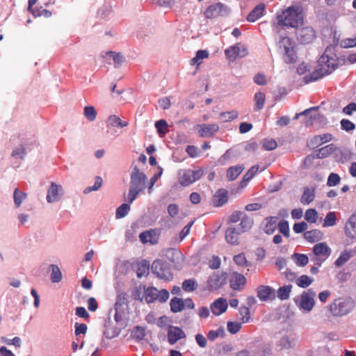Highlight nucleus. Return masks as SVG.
<instances>
[{
  "label": "nucleus",
  "instance_id": "obj_1",
  "mask_svg": "<svg viewBox=\"0 0 356 356\" xmlns=\"http://www.w3.org/2000/svg\"><path fill=\"white\" fill-rule=\"evenodd\" d=\"M336 45H329L325 49L323 54L318 60L317 68L311 74L304 76L305 83L315 81L325 75L330 74L339 66V59L335 53Z\"/></svg>",
  "mask_w": 356,
  "mask_h": 356
},
{
  "label": "nucleus",
  "instance_id": "obj_2",
  "mask_svg": "<svg viewBox=\"0 0 356 356\" xmlns=\"http://www.w3.org/2000/svg\"><path fill=\"white\" fill-rule=\"evenodd\" d=\"M277 18L280 26L298 28L303 23L302 8L298 5L291 6L277 14Z\"/></svg>",
  "mask_w": 356,
  "mask_h": 356
},
{
  "label": "nucleus",
  "instance_id": "obj_3",
  "mask_svg": "<svg viewBox=\"0 0 356 356\" xmlns=\"http://www.w3.org/2000/svg\"><path fill=\"white\" fill-rule=\"evenodd\" d=\"M147 176L144 172H140L137 166H134L130 175V186L125 200L132 203L138 195L145 188Z\"/></svg>",
  "mask_w": 356,
  "mask_h": 356
},
{
  "label": "nucleus",
  "instance_id": "obj_4",
  "mask_svg": "<svg viewBox=\"0 0 356 356\" xmlns=\"http://www.w3.org/2000/svg\"><path fill=\"white\" fill-rule=\"evenodd\" d=\"M351 298H338L330 305V311L334 316H343L349 314L354 308Z\"/></svg>",
  "mask_w": 356,
  "mask_h": 356
},
{
  "label": "nucleus",
  "instance_id": "obj_5",
  "mask_svg": "<svg viewBox=\"0 0 356 356\" xmlns=\"http://www.w3.org/2000/svg\"><path fill=\"white\" fill-rule=\"evenodd\" d=\"M316 292L309 289L302 293L300 298H295V302L300 310L304 313L310 312L315 305Z\"/></svg>",
  "mask_w": 356,
  "mask_h": 356
},
{
  "label": "nucleus",
  "instance_id": "obj_6",
  "mask_svg": "<svg viewBox=\"0 0 356 356\" xmlns=\"http://www.w3.org/2000/svg\"><path fill=\"white\" fill-rule=\"evenodd\" d=\"M331 253L332 249L325 242H321L313 247V254L310 255V260L314 265L321 266Z\"/></svg>",
  "mask_w": 356,
  "mask_h": 356
},
{
  "label": "nucleus",
  "instance_id": "obj_7",
  "mask_svg": "<svg viewBox=\"0 0 356 356\" xmlns=\"http://www.w3.org/2000/svg\"><path fill=\"white\" fill-rule=\"evenodd\" d=\"M279 47L284 51L283 60L284 63L291 64L296 62L297 54L294 49L293 42L290 38L287 36L281 38Z\"/></svg>",
  "mask_w": 356,
  "mask_h": 356
},
{
  "label": "nucleus",
  "instance_id": "obj_8",
  "mask_svg": "<svg viewBox=\"0 0 356 356\" xmlns=\"http://www.w3.org/2000/svg\"><path fill=\"white\" fill-rule=\"evenodd\" d=\"M152 272L157 277L165 281H170L173 278L170 264L161 259H156L153 262Z\"/></svg>",
  "mask_w": 356,
  "mask_h": 356
},
{
  "label": "nucleus",
  "instance_id": "obj_9",
  "mask_svg": "<svg viewBox=\"0 0 356 356\" xmlns=\"http://www.w3.org/2000/svg\"><path fill=\"white\" fill-rule=\"evenodd\" d=\"M202 168L197 170H183L179 172V182L183 186H188L195 181L199 180L203 175Z\"/></svg>",
  "mask_w": 356,
  "mask_h": 356
},
{
  "label": "nucleus",
  "instance_id": "obj_10",
  "mask_svg": "<svg viewBox=\"0 0 356 356\" xmlns=\"http://www.w3.org/2000/svg\"><path fill=\"white\" fill-rule=\"evenodd\" d=\"M144 296L147 303L153 302L155 300L164 302L169 298L170 294L166 289L159 291L155 287L152 286L145 290Z\"/></svg>",
  "mask_w": 356,
  "mask_h": 356
},
{
  "label": "nucleus",
  "instance_id": "obj_11",
  "mask_svg": "<svg viewBox=\"0 0 356 356\" xmlns=\"http://www.w3.org/2000/svg\"><path fill=\"white\" fill-rule=\"evenodd\" d=\"M227 279L226 273L215 272L209 277L206 289L210 291H216L226 284Z\"/></svg>",
  "mask_w": 356,
  "mask_h": 356
},
{
  "label": "nucleus",
  "instance_id": "obj_12",
  "mask_svg": "<svg viewBox=\"0 0 356 356\" xmlns=\"http://www.w3.org/2000/svg\"><path fill=\"white\" fill-rule=\"evenodd\" d=\"M247 48L241 43L229 47L225 50V54L227 59L234 60L237 58H243L248 55Z\"/></svg>",
  "mask_w": 356,
  "mask_h": 356
},
{
  "label": "nucleus",
  "instance_id": "obj_13",
  "mask_svg": "<svg viewBox=\"0 0 356 356\" xmlns=\"http://www.w3.org/2000/svg\"><path fill=\"white\" fill-rule=\"evenodd\" d=\"M228 13L226 6L222 3H216L209 6L204 11V15L207 19H213L219 16H224Z\"/></svg>",
  "mask_w": 356,
  "mask_h": 356
},
{
  "label": "nucleus",
  "instance_id": "obj_14",
  "mask_svg": "<svg viewBox=\"0 0 356 356\" xmlns=\"http://www.w3.org/2000/svg\"><path fill=\"white\" fill-rule=\"evenodd\" d=\"M257 295L261 301L273 300L276 297L275 290L267 285H260L257 288Z\"/></svg>",
  "mask_w": 356,
  "mask_h": 356
},
{
  "label": "nucleus",
  "instance_id": "obj_15",
  "mask_svg": "<svg viewBox=\"0 0 356 356\" xmlns=\"http://www.w3.org/2000/svg\"><path fill=\"white\" fill-rule=\"evenodd\" d=\"M296 35L298 40L301 43L305 44L310 43L316 37L314 29L310 26L303 27L299 29Z\"/></svg>",
  "mask_w": 356,
  "mask_h": 356
},
{
  "label": "nucleus",
  "instance_id": "obj_16",
  "mask_svg": "<svg viewBox=\"0 0 356 356\" xmlns=\"http://www.w3.org/2000/svg\"><path fill=\"white\" fill-rule=\"evenodd\" d=\"M198 134L202 138L212 137L219 130L217 124H203L197 125Z\"/></svg>",
  "mask_w": 356,
  "mask_h": 356
},
{
  "label": "nucleus",
  "instance_id": "obj_17",
  "mask_svg": "<svg viewBox=\"0 0 356 356\" xmlns=\"http://www.w3.org/2000/svg\"><path fill=\"white\" fill-rule=\"evenodd\" d=\"M167 337L169 343L173 345L179 340L186 338V334L180 327L170 325L168 329Z\"/></svg>",
  "mask_w": 356,
  "mask_h": 356
},
{
  "label": "nucleus",
  "instance_id": "obj_18",
  "mask_svg": "<svg viewBox=\"0 0 356 356\" xmlns=\"http://www.w3.org/2000/svg\"><path fill=\"white\" fill-rule=\"evenodd\" d=\"M227 307V300L219 298L211 304L210 310L214 316H220L226 312Z\"/></svg>",
  "mask_w": 356,
  "mask_h": 356
},
{
  "label": "nucleus",
  "instance_id": "obj_19",
  "mask_svg": "<svg viewBox=\"0 0 356 356\" xmlns=\"http://www.w3.org/2000/svg\"><path fill=\"white\" fill-rule=\"evenodd\" d=\"M344 229L345 234L348 238H356V211L350 216Z\"/></svg>",
  "mask_w": 356,
  "mask_h": 356
},
{
  "label": "nucleus",
  "instance_id": "obj_20",
  "mask_svg": "<svg viewBox=\"0 0 356 356\" xmlns=\"http://www.w3.org/2000/svg\"><path fill=\"white\" fill-rule=\"evenodd\" d=\"M230 287L236 291H240L246 284V278L241 273H234L230 279Z\"/></svg>",
  "mask_w": 356,
  "mask_h": 356
},
{
  "label": "nucleus",
  "instance_id": "obj_21",
  "mask_svg": "<svg viewBox=\"0 0 356 356\" xmlns=\"http://www.w3.org/2000/svg\"><path fill=\"white\" fill-rule=\"evenodd\" d=\"M61 191L62 188L60 186H58L54 183H51L47 191V202L51 203L59 200L61 195Z\"/></svg>",
  "mask_w": 356,
  "mask_h": 356
},
{
  "label": "nucleus",
  "instance_id": "obj_22",
  "mask_svg": "<svg viewBox=\"0 0 356 356\" xmlns=\"http://www.w3.org/2000/svg\"><path fill=\"white\" fill-rule=\"evenodd\" d=\"M241 232L235 227H229L225 232L226 241L232 245H238Z\"/></svg>",
  "mask_w": 356,
  "mask_h": 356
},
{
  "label": "nucleus",
  "instance_id": "obj_23",
  "mask_svg": "<svg viewBox=\"0 0 356 356\" xmlns=\"http://www.w3.org/2000/svg\"><path fill=\"white\" fill-rule=\"evenodd\" d=\"M265 10V4L261 3L258 4L247 16V20L254 22L263 16Z\"/></svg>",
  "mask_w": 356,
  "mask_h": 356
},
{
  "label": "nucleus",
  "instance_id": "obj_24",
  "mask_svg": "<svg viewBox=\"0 0 356 356\" xmlns=\"http://www.w3.org/2000/svg\"><path fill=\"white\" fill-rule=\"evenodd\" d=\"M315 197V188H304L303 193L302 195L300 202L302 204L307 205L310 204Z\"/></svg>",
  "mask_w": 356,
  "mask_h": 356
},
{
  "label": "nucleus",
  "instance_id": "obj_25",
  "mask_svg": "<svg viewBox=\"0 0 356 356\" xmlns=\"http://www.w3.org/2000/svg\"><path fill=\"white\" fill-rule=\"evenodd\" d=\"M336 149L334 144L327 145L315 152V156L316 159H324L329 156Z\"/></svg>",
  "mask_w": 356,
  "mask_h": 356
},
{
  "label": "nucleus",
  "instance_id": "obj_26",
  "mask_svg": "<svg viewBox=\"0 0 356 356\" xmlns=\"http://www.w3.org/2000/svg\"><path fill=\"white\" fill-rule=\"evenodd\" d=\"M253 225V220L252 218L248 217L245 213L243 215L242 218L241 219V222L238 225L236 229L241 234L251 229Z\"/></svg>",
  "mask_w": 356,
  "mask_h": 356
},
{
  "label": "nucleus",
  "instance_id": "obj_27",
  "mask_svg": "<svg viewBox=\"0 0 356 356\" xmlns=\"http://www.w3.org/2000/svg\"><path fill=\"white\" fill-rule=\"evenodd\" d=\"M243 165H236L227 169V178L229 181L235 180L244 170Z\"/></svg>",
  "mask_w": 356,
  "mask_h": 356
},
{
  "label": "nucleus",
  "instance_id": "obj_28",
  "mask_svg": "<svg viewBox=\"0 0 356 356\" xmlns=\"http://www.w3.org/2000/svg\"><path fill=\"white\" fill-rule=\"evenodd\" d=\"M277 217L270 216L266 218V225L264 231L267 234H272L277 229Z\"/></svg>",
  "mask_w": 356,
  "mask_h": 356
},
{
  "label": "nucleus",
  "instance_id": "obj_29",
  "mask_svg": "<svg viewBox=\"0 0 356 356\" xmlns=\"http://www.w3.org/2000/svg\"><path fill=\"white\" fill-rule=\"evenodd\" d=\"M139 238L143 243L149 242L151 244H155L157 241L156 232L153 230L143 232L140 234Z\"/></svg>",
  "mask_w": 356,
  "mask_h": 356
},
{
  "label": "nucleus",
  "instance_id": "obj_30",
  "mask_svg": "<svg viewBox=\"0 0 356 356\" xmlns=\"http://www.w3.org/2000/svg\"><path fill=\"white\" fill-rule=\"evenodd\" d=\"M305 238L311 243H314L320 241L323 237L322 232L318 229H313L307 231L304 233Z\"/></svg>",
  "mask_w": 356,
  "mask_h": 356
},
{
  "label": "nucleus",
  "instance_id": "obj_31",
  "mask_svg": "<svg viewBox=\"0 0 356 356\" xmlns=\"http://www.w3.org/2000/svg\"><path fill=\"white\" fill-rule=\"evenodd\" d=\"M352 254L350 250H345L341 252L339 257L334 261V266L337 268L343 266L351 258Z\"/></svg>",
  "mask_w": 356,
  "mask_h": 356
},
{
  "label": "nucleus",
  "instance_id": "obj_32",
  "mask_svg": "<svg viewBox=\"0 0 356 356\" xmlns=\"http://www.w3.org/2000/svg\"><path fill=\"white\" fill-rule=\"evenodd\" d=\"M170 309L173 313H177L183 310L184 307V302L181 298L175 297L171 299Z\"/></svg>",
  "mask_w": 356,
  "mask_h": 356
},
{
  "label": "nucleus",
  "instance_id": "obj_33",
  "mask_svg": "<svg viewBox=\"0 0 356 356\" xmlns=\"http://www.w3.org/2000/svg\"><path fill=\"white\" fill-rule=\"evenodd\" d=\"M254 110L260 111L261 110L265 104L266 101V95L262 92H257L254 94Z\"/></svg>",
  "mask_w": 356,
  "mask_h": 356
},
{
  "label": "nucleus",
  "instance_id": "obj_34",
  "mask_svg": "<svg viewBox=\"0 0 356 356\" xmlns=\"http://www.w3.org/2000/svg\"><path fill=\"white\" fill-rule=\"evenodd\" d=\"M149 264L147 261L143 260L138 264L136 274L138 278L146 276L149 274Z\"/></svg>",
  "mask_w": 356,
  "mask_h": 356
},
{
  "label": "nucleus",
  "instance_id": "obj_35",
  "mask_svg": "<svg viewBox=\"0 0 356 356\" xmlns=\"http://www.w3.org/2000/svg\"><path fill=\"white\" fill-rule=\"evenodd\" d=\"M127 295L124 293H120L118 295L115 304L117 311L124 310V307L127 306Z\"/></svg>",
  "mask_w": 356,
  "mask_h": 356
},
{
  "label": "nucleus",
  "instance_id": "obj_36",
  "mask_svg": "<svg viewBox=\"0 0 356 356\" xmlns=\"http://www.w3.org/2000/svg\"><path fill=\"white\" fill-rule=\"evenodd\" d=\"M332 140V135L325 134L314 136L311 140V143L314 145L318 146Z\"/></svg>",
  "mask_w": 356,
  "mask_h": 356
},
{
  "label": "nucleus",
  "instance_id": "obj_37",
  "mask_svg": "<svg viewBox=\"0 0 356 356\" xmlns=\"http://www.w3.org/2000/svg\"><path fill=\"white\" fill-rule=\"evenodd\" d=\"M26 193L22 191H20L17 188H16L14 191L13 193V199L14 203L17 208H19L22 202L26 198Z\"/></svg>",
  "mask_w": 356,
  "mask_h": 356
},
{
  "label": "nucleus",
  "instance_id": "obj_38",
  "mask_svg": "<svg viewBox=\"0 0 356 356\" xmlns=\"http://www.w3.org/2000/svg\"><path fill=\"white\" fill-rule=\"evenodd\" d=\"M197 286L195 279H188L182 282L181 287L186 292H193L197 288Z\"/></svg>",
  "mask_w": 356,
  "mask_h": 356
},
{
  "label": "nucleus",
  "instance_id": "obj_39",
  "mask_svg": "<svg viewBox=\"0 0 356 356\" xmlns=\"http://www.w3.org/2000/svg\"><path fill=\"white\" fill-rule=\"evenodd\" d=\"M291 285H285L280 287L277 290V297L281 300H287L289 298L291 291Z\"/></svg>",
  "mask_w": 356,
  "mask_h": 356
},
{
  "label": "nucleus",
  "instance_id": "obj_40",
  "mask_svg": "<svg viewBox=\"0 0 356 356\" xmlns=\"http://www.w3.org/2000/svg\"><path fill=\"white\" fill-rule=\"evenodd\" d=\"M314 282V278L310 277L306 275H302L298 277L296 280V284L301 288H307Z\"/></svg>",
  "mask_w": 356,
  "mask_h": 356
},
{
  "label": "nucleus",
  "instance_id": "obj_41",
  "mask_svg": "<svg viewBox=\"0 0 356 356\" xmlns=\"http://www.w3.org/2000/svg\"><path fill=\"white\" fill-rule=\"evenodd\" d=\"M129 204V202L124 203L118 207L115 213V218L117 219L122 218L128 214L131 209Z\"/></svg>",
  "mask_w": 356,
  "mask_h": 356
},
{
  "label": "nucleus",
  "instance_id": "obj_42",
  "mask_svg": "<svg viewBox=\"0 0 356 356\" xmlns=\"http://www.w3.org/2000/svg\"><path fill=\"white\" fill-rule=\"evenodd\" d=\"M296 264L298 266L303 267L306 266L309 261V258L306 254L295 253L292 255Z\"/></svg>",
  "mask_w": 356,
  "mask_h": 356
},
{
  "label": "nucleus",
  "instance_id": "obj_43",
  "mask_svg": "<svg viewBox=\"0 0 356 356\" xmlns=\"http://www.w3.org/2000/svg\"><path fill=\"white\" fill-rule=\"evenodd\" d=\"M259 170L258 165L252 166L244 175L243 180L241 182V186H245L246 184L255 175Z\"/></svg>",
  "mask_w": 356,
  "mask_h": 356
},
{
  "label": "nucleus",
  "instance_id": "obj_44",
  "mask_svg": "<svg viewBox=\"0 0 356 356\" xmlns=\"http://www.w3.org/2000/svg\"><path fill=\"white\" fill-rule=\"evenodd\" d=\"M215 200L217 206H222L227 202V191L225 189H220L215 195Z\"/></svg>",
  "mask_w": 356,
  "mask_h": 356
},
{
  "label": "nucleus",
  "instance_id": "obj_45",
  "mask_svg": "<svg viewBox=\"0 0 356 356\" xmlns=\"http://www.w3.org/2000/svg\"><path fill=\"white\" fill-rule=\"evenodd\" d=\"M337 216L336 213L333 211H329L324 219L323 227H332L336 225Z\"/></svg>",
  "mask_w": 356,
  "mask_h": 356
},
{
  "label": "nucleus",
  "instance_id": "obj_46",
  "mask_svg": "<svg viewBox=\"0 0 356 356\" xmlns=\"http://www.w3.org/2000/svg\"><path fill=\"white\" fill-rule=\"evenodd\" d=\"M168 125L164 120H159L155 122V127L161 137L168 132Z\"/></svg>",
  "mask_w": 356,
  "mask_h": 356
},
{
  "label": "nucleus",
  "instance_id": "obj_47",
  "mask_svg": "<svg viewBox=\"0 0 356 356\" xmlns=\"http://www.w3.org/2000/svg\"><path fill=\"white\" fill-rule=\"evenodd\" d=\"M83 114L86 119L90 122H93L97 117V112L92 106H86L84 108Z\"/></svg>",
  "mask_w": 356,
  "mask_h": 356
},
{
  "label": "nucleus",
  "instance_id": "obj_48",
  "mask_svg": "<svg viewBox=\"0 0 356 356\" xmlns=\"http://www.w3.org/2000/svg\"><path fill=\"white\" fill-rule=\"evenodd\" d=\"M318 218V213L315 209H309L305 211V219L309 223H315Z\"/></svg>",
  "mask_w": 356,
  "mask_h": 356
},
{
  "label": "nucleus",
  "instance_id": "obj_49",
  "mask_svg": "<svg viewBox=\"0 0 356 356\" xmlns=\"http://www.w3.org/2000/svg\"><path fill=\"white\" fill-rule=\"evenodd\" d=\"M238 115V112L236 111L222 112L220 114V118L222 122H229L236 119Z\"/></svg>",
  "mask_w": 356,
  "mask_h": 356
},
{
  "label": "nucleus",
  "instance_id": "obj_50",
  "mask_svg": "<svg viewBox=\"0 0 356 356\" xmlns=\"http://www.w3.org/2000/svg\"><path fill=\"white\" fill-rule=\"evenodd\" d=\"M277 227H278L280 232L282 233L285 237H289L290 232L288 221L282 220L278 223V225H277Z\"/></svg>",
  "mask_w": 356,
  "mask_h": 356
},
{
  "label": "nucleus",
  "instance_id": "obj_51",
  "mask_svg": "<svg viewBox=\"0 0 356 356\" xmlns=\"http://www.w3.org/2000/svg\"><path fill=\"white\" fill-rule=\"evenodd\" d=\"M51 280L53 282H58L62 279V274L59 269V268L56 265H51Z\"/></svg>",
  "mask_w": 356,
  "mask_h": 356
},
{
  "label": "nucleus",
  "instance_id": "obj_52",
  "mask_svg": "<svg viewBox=\"0 0 356 356\" xmlns=\"http://www.w3.org/2000/svg\"><path fill=\"white\" fill-rule=\"evenodd\" d=\"M102 182H103L102 179L100 177L97 176L95 177L94 185L92 186L86 187L84 189L83 193L87 194L92 191H96L99 190L102 186Z\"/></svg>",
  "mask_w": 356,
  "mask_h": 356
},
{
  "label": "nucleus",
  "instance_id": "obj_53",
  "mask_svg": "<svg viewBox=\"0 0 356 356\" xmlns=\"http://www.w3.org/2000/svg\"><path fill=\"white\" fill-rule=\"evenodd\" d=\"M340 176L337 173L332 172L328 176L327 186L329 187L335 186L340 183Z\"/></svg>",
  "mask_w": 356,
  "mask_h": 356
},
{
  "label": "nucleus",
  "instance_id": "obj_54",
  "mask_svg": "<svg viewBox=\"0 0 356 356\" xmlns=\"http://www.w3.org/2000/svg\"><path fill=\"white\" fill-rule=\"evenodd\" d=\"M209 57V52L207 50H198L196 53L195 56L191 60L192 64L200 65L201 63L200 60L207 58Z\"/></svg>",
  "mask_w": 356,
  "mask_h": 356
},
{
  "label": "nucleus",
  "instance_id": "obj_55",
  "mask_svg": "<svg viewBox=\"0 0 356 356\" xmlns=\"http://www.w3.org/2000/svg\"><path fill=\"white\" fill-rule=\"evenodd\" d=\"M227 328L230 334H234L240 331L241 328V323L238 322L229 321L227 324Z\"/></svg>",
  "mask_w": 356,
  "mask_h": 356
},
{
  "label": "nucleus",
  "instance_id": "obj_56",
  "mask_svg": "<svg viewBox=\"0 0 356 356\" xmlns=\"http://www.w3.org/2000/svg\"><path fill=\"white\" fill-rule=\"evenodd\" d=\"M277 348L279 350L291 348V342L286 336L282 337L277 343Z\"/></svg>",
  "mask_w": 356,
  "mask_h": 356
},
{
  "label": "nucleus",
  "instance_id": "obj_57",
  "mask_svg": "<svg viewBox=\"0 0 356 356\" xmlns=\"http://www.w3.org/2000/svg\"><path fill=\"white\" fill-rule=\"evenodd\" d=\"M11 155L14 158L23 159L26 155V149L23 145H19L13 149Z\"/></svg>",
  "mask_w": 356,
  "mask_h": 356
},
{
  "label": "nucleus",
  "instance_id": "obj_58",
  "mask_svg": "<svg viewBox=\"0 0 356 356\" xmlns=\"http://www.w3.org/2000/svg\"><path fill=\"white\" fill-rule=\"evenodd\" d=\"M241 320L243 323H248L250 318V309L247 307H241L239 309Z\"/></svg>",
  "mask_w": 356,
  "mask_h": 356
},
{
  "label": "nucleus",
  "instance_id": "obj_59",
  "mask_svg": "<svg viewBox=\"0 0 356 356\" xmlns=\"http://www.w3.org/2000/svg\"><path fill=\"white\" fill-rule=\"evenodd\" d=\"M107 55L112 57L115 67H119L124 61V58L120 54H116L113 51H108L107 52Z\"/></svg>",
  "mask_w": 356,
  "mask_h": 356
},
{
  "label": "nucleus",
  "instance_id": "obj_60",
  "mask_svg": "<svg viewBox=\"0 0 356 356\" xmlns=\"http://www.w3.org/2000/svg\"><path fill=\"white\" fill-rule=\"evenodd\" d=\"M340 123L341 129L346 131H353L355 128V124L351 121L347 119L341 120Z\"/></svg>",
  "mask_w": 356,
  "mask_h": 356
},
{
  "label": "nucleus",
  "instance_id": "obj_61",
  "mask_svg": "<svg viewBox=\"0 0 356 356\" xmlns=\"http://www.w3.org/2000/svg\"><path fill=\"white\" fill-rule=\"evenodd\" d=\"M244 214L245 213L242 211H236L229 216L228 222L232 223H236L241 220Z\"/></svg>",
  "mask_w": 356,
  "mask_h": 356
},
{
  "label": "nucleus",
  "instance_id": "obj_62",
  "mask_svg": "<svg viewBox=\"0 0 356 356\" xmlns=\"http://www.w3.org/2000/svg\"><path fill=\"white\" fill-rule=\"evenodd\" d=\"M308 228V225L305 222L295 223L293 226L294 232L299 234L305 232Z\"/></svg>",
  "mask_w": 356,
  "mask_h": 356
},
{
  "label": "nucleus",
  "instance_id": "obj_63",
  "mask_svg": "<svg viewBox=\"0 0 356 356\" xmlns=\"http://www.w3.org/2000/svg\"><path fill=\"white\" fill-rule=\"evenodd\" d=\"M221 261L218 256H213L209 261V266L211 269H218L220 267Z\"/></svg>",
  "mask_w": 356,
  "mask_h": 356
},
{
  "label": "nucleus",
  "instance_id": "obj_64",
  "mask_svg": "<svg viewBox=\"0 0 356 356\" xmlns=\"http://www.w3.org/2000/svg\"><path fill=\"white\" fill-rule=\"evenodd\" d=\"M254 81L259 86H265L267 84L266 77L261 73H258L254 76Z\"/></svg>",
  "mask_w": 356,
  "mask_h": 356
}]
</instances>
